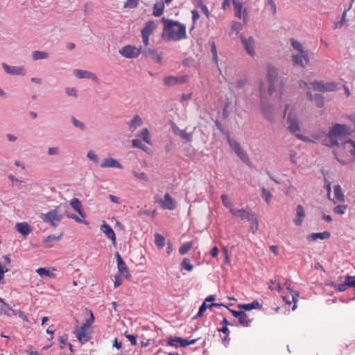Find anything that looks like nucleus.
I'll use <instances>...</instances> for the list:
<instances>
[{
    "label": "nucleus",
    "mask_w": 355,
    "mask_h": 355,
    "mask_svg": "<svg viewBox=\"0 0 355 355\" xmlns=\"http://www.w3.org/2000/svg\"><path fill=\"white\" fill-rule=\"evenodd\" d=\"M154 31V21L150 20L148 21L145 26L141 30V37L145 48L141 47L137 48L132 45H126L119 49V54L126 58H137L141 53H143L145 56L155 55V50L147 49L146 47L149 44V35L153 33Z\"/></svg>",
    "instance_id": "nucleus-1"
},
{
    "label": "nucleus",
    "mask_w": 355,
    "mask_h": 355,
    "mask_svg": "<svg viewBox=\"0 0 355 355\" xmlns=\"http://www.w3.org/2000/svg\"><path fill=\"white\" fill-rule=\"evenodd\" d=\"M159 23L163 25L161 37L164 42L180 41L187 37L186 26L179 21L162 17Z\"/></svg>",
    "instance_id": "nucleus-2"
},
{
    "label": "nucleus",
    "mask_w": 355,
    "mask_h": 355,
    "mask_svg": "<svg viewBox=\"0 0 355 355\" xmlns=\"http://www.w3.org/2000/svg\"><path fill=\"white\" fill-rule=\"evenodd\" d=\"M354 130L345 123H335L329 128L327 137L329 143H324L323 146L329 148L340 147L339 140H343L351 136Z\"/></svg>",
    "instance_id": "nucleus-3"
},
{
    "label": "nucleus",
    "mask_w": 355,
    "mask_h": 355,
    "mask_svg": "<svg viewBox=\"0 0 355 355\" xmlns=\"http://www.w3.org/2000/svg\"><path fill=\"white\" fill-rule=\"evenodd\" d=\"M40 218L43 222L50 223L53 227H56L62 219V215L58 214L56 209H52L46 214H40Z\"/></svg>",
    "instance_id": "nucleus-4"
},
{
    "label": "nucleus",
    "mask_w": 355,
    "mask_h": 355,
    "mask_svg": "<svg viewBox=\"0 0 355 355\" xmlns=\"http://www.w3.org/2000/svg\"><path fill=\"white\" fill-rule=\"evenodd\" d=\"M157 203L164 210L173 211L177 207V201L168 192L164 194L163 198L157 196Z\"/></svg>",
    "instance_id": "nucleus-5"
},
{
    "label": "nucleus",
    "mask_w": 355,
    "mask_h": 355,
    "mask_svg": "<svg viewBox=\"0 0 355 355\" xmlns=\"http://www.w3.org/2000/svg\"><path fill=\"white\" fill-rule=\"evenodd\" d=\"M189 76L184 74L182 76H167L163 79L164 85L166 87H173L179 85H184L189 81Z\"/></svg>",
    "instance_id": "nucleus-6"
},
{
    "label": "nucleus",
    "mask_w": 355,
    "mask_h": 355,
    "mask_svg": "<svg viewBox=\"0 0 355 355\" xmlns=\"http://www.w3.org/2000/svg\"><path fill=\"white\" fill-rule=\"evenodd\" d=\"M294 108H292L288 114L286 121L289 123L288 130L291 133H295L301 130L300 121L298 120V116L296 112H294Z\"/></svg>",
    "instance_id": "nucleus-7"
},
{
    "label": "nucleus",
    "mask_w": 355,
    "mask_h": 355,
    "mask_svg": "<svg viewBox=\"0 0 355 355\" xmlns=\"http://www.w3.org/2000/svg\"><path fill=\"white\" fill-rule=\"evenodd\" d=\"M266 98H259V108L266 119L270 122H273V105L271 103H266Z\"/></svg>",
    "instance_id": "nucleus-8"
},
{
    "label": "nucleus",
    "mask_w": 355,
    "mask_h": 355,
    "mask_svg": "<svg viewBox=\"0 0 355 355\" xmlns=\"http://www.w3.org/2000/svg\"><path fill=\"white\" fill-rule=\"evenodd\" d=\"M88 329V327L82 325L80 327H76L73 332L76 338L81 344H85L91 339Z\"/></svg>",
    "instance_id": "nucleus-9"
},
{
    "label": "nucleus",
    "mask_w": 355,
    "mask_h": 355,
    "mask_svg": "<svg viewBox=\"0 0 355 355\" xmlns=\"http://www.w3.org/2000/svg\"><path fill=\"white\" fill-rule=\"evenodd\" d=\"M166 345L175 348L182 347L186 348V338H182L177 336H170L166 338Z\"/></svg>",
    "instance_id": "nucleus-10"
},
{
    "label": "nucleus",
    "mask_w": 355,
    "mask_h": 355,
    "mask_svg": "<svg viewBox=\"0 0 355 355\" xmlns=\"http://www.w3.org/2000/svg\"><path fill=\"white\" fill-rule=\"evenodd\" d=\"M240 39L246 52L251 56L254 55L255 51L254 49V39L253 37L250 36L248 38H246L243 35H241Z\"/></svg>",
    "instance_id": "nucleus-11"
},
{
    "label": "nucleus",
    "mask_w": 355,
    "mask_h": 355,
    "mask_svg": "<svg viewBox=\"0 0 355 355\" xmlns=\"http://www.w3.org/2000/svg\"><path fill=\"white\" fill-rule=\"evenodd\" d=\"M171 130L175 135L180 136L182 139L190 142L192 141L193 132H187L184 130H180L173 121H171Z\"/></svg>",
    "instance_id": "nucleus-12"
},
{
    "label": "nucleus",
    "mask_w": 355,
    "mask_h": 355,
    "mask_svg": "<svg viewBox=\"0 0 355 355\" xmlns=\"http://www.w3.org/2000/svg\"><path fill=\"white\" fill-rule=\"evenodd\" d=\"M1 66L6 73L10 75L24 76L26 73L24 68L21 66H10L5 62H3Z\"/></svg>",
    "instance_id": "nucleus-13"
},
{
    "label": "nucleus",
    "mask_w": 355,
    "mask_h": 355,
    "mask_svg": "<svg viewBox=\"0 0 355 355\" xmlns=\"http://www.w3.org/2000/svg\"><path fill=\"white\" fill-rule=\"evenodd\" d=\"M331 235V232L327 230L322 232H312L306 236V239L309 242H314L318 239H330Z\"/></svg>",
    "instance_id": "nucleus-14"
},
{
    "label": "nucleus",
    "mask_w": 355,
    "mask_h": 355,
    "mask_svg": "<svg viewBox=\"0 0 355 355\" xmlns=\"http://www.w3.org/2000/svg\"><path fill=\"white\" fill-rule=\"evenodd\" d=\"M100 230L105 236L112 241V243L115 245L116 244V234L112 227L105 222L103 221V224L101 225Z\"/></svg>",
    "instance_id": "nucleus-15"
},
{
    "label": "nucleus",
    "mask_w": 355,
    "mask_h": 355,
    "mask_svg": "<svg viewBox=\"0 0 355 355\" xmlns=\"http://www.w3.org/2000/svg\"><path fill=\"white\" fill-rule=\"evenodd\" d=\"M246 218L249 222H250L249 232H251L252 234H255L259 229L257 215L254 212L250 211V213H247Z\"/></svg>",
    "instance_id": "nucleus-16"
},
{
    "label": "nucleus",
    "mask_w": 355,
    "mask_h": 355,
    "mask_svg": "<svg viewBox=\"0 0 355 355\" xmlns=\"http://www.w3.org/2000/svg\"><path fill=\"white\" fill-rule=\"evenodd\" d=\"M279 77L278 69L275 66L269 64L267 68V81L268 83H276Z\"/></svg>",
    "instance_id": "nucleus-17"
},
{
    "label": "nucleus",
    "mask_w": 355,
    "mask_h": 355,
    "mask_svg": "<svg viewBox=\"0 0 355 355\" xmlns=\"http://www.w3.org/2000/svg\"><path fill=\"white\" fill-rule=\"evenodd\" d=\"M237 307L239 309H244L245 311H251L254 309L261 310L263 306L257 300H254L250 303L238 304Z\"/></svg>",
    "instance_id": "nucleus-18"
},
{
    "label": "nucleus",
    "mask_w": 355,
    "mask_h": 355,
    "mask_svg": "<svg viewBox=\"0 0 355 355\" xmlns=\"http://www.w3.org/2000/svg\"><path fill=\"white\" fill-rule=\"evenodd\" d=\"M126 124L128 125L130 131L134 132L143 125V120L139 115L135 114L130 121L126 122Z\"/></svg>",
    "instance_id": "nucleus-19"
},
{
    "label": "nucleus",
    "mask_w": 355,
    "mask_h": 355,
    "mask_svg": "<svg viewBox=\"0 0 355 355\" xmlns=\"http://www.w3.org/2000/svg\"><path fill=\"white\" fill-rule=\"evenodd\" d=\"M100 166L101 168H122L123 166L120 164V162L112 157H108L104 159V160L100 164Z\"/></svg>",
    "instance_id": "nucleus-20"
},
{
    "label": "nucleus",
    "mask_w": 355,
    "mask_h": 355,
    "mask_svg": "<svg viewBox=\"0 0 355 355\" xmlns=\"http://www.w3.org/2000/svg\"><path fill=\"white\" fill-rule=\"evenodd\" d=\"M306 216L305 209L302 205H298L296 207V218L293 220V222L296 226L302 225L304 218Z\"/></svg>",
    "instance_id": "nucleus-21"
},
{
    "label": "nucleus",
    "mask_w": 355,
    "mask_h": 355,
    "mask_svg": "<svg viewBox=\"0 0 355 355\" xmlns=\"http://www.w3.org/2000/svg\"><path fill=\"white\" fill-rule=\"evenodd\" d=\"M311 137L315 143L321 142L322 145L324 143H328L327 139H329V138L327 137V133L324 130H318L316 132L311 135Z\"/></svg>",
    "instance_id": "nucleus-22"
},
{
    "label": "nucleus",
    "mask_w": 355,
    "mask_h": 355,
    "mask_svg": "<svg viewBox=\"0 0 355 355\" xmlns=\"http://www.w3.org/2000/svg\"><path fill=\"white\" fill-rule=\"evenodd\" d=\"M232 2L234 6V16L238 19H242L245 8H243V3L236 0H232Z\"/></svg>",
    "instance_id": "nucleus-23"
},
{
    "label": "nucleus",
    "mask_w": 355,
    "mask_h": 355,
    "mask_svg": "<svg viewBox=\"0 0 355 355\" xmlns=\"http://www.w3.org/2000/svg\"><path fill=\"white\" fill-rule=\"evenodd\" d=\"M0 315H4L8 317L12 316V311H15L8 304L5 302L3 300V302H0Z\"/></svg>",
    "instance_id": "nucleus-24"
},
{
    "label": "nucleus",
    "mask_w": 355,
    "mask_h": 355,
    "mask_svg": "<svg viewBox=\"0 0 355 355\" xmlns=\"http://www.w3.org/2000/svg\"><path fill=\"white\" fill-rule=\"evenodd\" d=\"M240 310V315L237 318L239 320V324L243 327H248L250 323L252 322V320L248 318V315L246 314L247 311H244V309Z\"/></svg>",
    "instance_id": "nucleus-25"
},
{
    "label": "nucleus",
    "mask_w": 355,
    "mask_h": 355,
    "mask_svg": "<svg viewBox=\"0 0 355 355\" xmlns=\"http://www.w3.org/2000/svg\"><path fill=\"white\" fill-rule=\"evenodd\" d=\"M351 9V5L349 6L347 8H345L341 15V17L340 21L334 23V29L340 28H342L345 24L347 22V13Z\"/></svg>",
    "instance_id": "nucleus-26"
},
{
    "label": "nucleus",
    "mask_w": 355,
    "mask_h": 355,
    "mask_svg": "<svg viewBox=\"0 0 355 355\" xmlns=\"http://www.w3.org/2000/svg\"><path fill=\"white\" fill-rule=\"evenodd\" d=\"M16 230L24 236L31 231V226L26 223H18L16 224Z\"/></svg>",
    "instance_id": "nucleus-27"
},
{
    "label": "nucleus",
    "mask_w": 355,
    "mask_h": 355,
    "mask_svg": "<svg viewBox=\"0 0 355 355\" xmlns=\"http://www.w3.org/2000/svg\"><path fill=\"white\" fill-rule=\"evenodd\" d=\"M117 268L121 275H123L126 278L130 277L128 268L122 259H119V262L117 263Z\"/></svg>",
    "instance_id": "nucleus-28"
},
{
    "label": "nucleus",
    "mask_w": 355,
    "mask_h": 355,
    "mask_svg": "<svg viewBox=\"0 0 355 355\" xmlns=\"http://www.w3.org/2000/svg\"><path fill=\"white\" fill-rule=\"evenodd\" d=\"M324 81L322 80H314L310 85L313 89L315 92L324 93Z\"/></svg>",
    "instance_id": "nucleus-29"
},
{
    "label": "nucleus",
    "mask_w": 355,
    "mask_h": 355,
    "mask_svg": "<svg viewBox=\"0 0 355 355\" xmlns=\"http://www.w3.org/2000/svg\"><path fill=\"white\" fill-rule=\"evenodd\" d=\"M345 284V276L344 277V282L341 284H336V283L331 281L330 282H326L325 285L334 287L335 288L336 291L341 293V292L345 291L347 288H349V286H343Z\"/></svg>",
    "instance_id": "nucleus-30"
},
{
    "label": "nucleus",
    "mask_w": 355,
    "mask_h": 355,
    "mask_svg": "<svg viewBox=\"0 0 355 355\" xmlns=\"http://www.w3.org/2000/svg\"><path fill=\"white\" fill-rule=\"evenodd\" d=\"M334 190L335 198L340 202H344L345 200V196L343 192L340 185V184L334 185Z\"/></svg>",
    "instance_id": "nucleus-31"
},
{
    "label": "nucleus",
    "mask_w": 355,
    "mask_h": 355,
    "mask_svg": "<svg viewBox=\"0 0 355 355\" xmlns=\"http://www.w3.org/2000/svg\"><path fill=\"white\" fill-rule=\"evenodd\" d=\"M62 236V234L58 236L49 235L43 240V243L46 248H51L52 246L51 243L60 241Z\"/></svg>",
    "instance_id": "nucleus-32"
},
{
    "label": "nucleus",
    "mask_w": 355,
    "mask_h": 355,
    "mask_svg": "<svg viewBox=\"0 0 355 355\" xmlns=\"http://www.w3.org/2000/svg\"><path fill=\"white\" fill-rule=\"evenodd\" d=\"M236 155L241 159V160L247 165H249L251 162L248 157V155L246 152L242 148H239V150L234 151Z\"/></svg>",
    "instance_id": "nucleus-33"
},
{
    "label": "nucleus",
    "mask_w": 355,
    "mask_h": 355,
    "mask_svg": "<svg viewBox=\"0 0 355 355\" xmlns=\"http://www.w3.org/2000/svg\"><path fill=\"white\" fill-rule=\"evenodd\" d=\"M225 137L227 142L228 143L230 148L234 150V152L241 148V146L239 142L231 138L230 132H226Z\"/></svg>",
    "instance_id": "nucleus-34"
},
{
    "label": "nucleus",
    "mask_w": 355,
    "mask_h": 355,
    "mask_svg": "<svg viewBox=\"0 0 355 355\" xmlns=\"http://www.w3.org/2000/svg\"><path fill=\"white\" fill-rule=\"evenodd\" d=\"M313 102H314L317 107L323 108L325 105V97L320 93L315 94V98Z\"/></svg>",
    "instance_id": "nucleus-35"
},
{
    "label": "nucleus",
    "mask_w": 355,
    "mask_h": 355,
    "mask_svg": "<svg viewBox=\"0 0 355 355\" xmlns=\"http://www.w3.org/2000/svg\"><path fill=\"white\" fill-rule=\"evenodd\" d=\"M70 205L78 213L79 215H80L81 216H84L81 202L78 198H73L72 200H71Z\"/></svg>",
    "instance_id": "nucleus-36"
},
{
    "label": "nucleus",
    "mask_w": 355,
    "mask_h": 355,
    "mask_svg": "<svg viewBox=\"0 0 355 355\" xmlns=\"http://www.w3.org/2000/svg\"><path fill=\"white\" fill-rule=\"evenodd\" d=\"M193 241H188L184 243H183L180 248H179V253L180 255H185L187 254L189 250H191L193 248Z\"/></svg>",
    "instance_id": "nucleus-37"
},
{
    "label": "nucleus",
    "mask_w": 355,
    "mask_h": 355,
    "mask_svg": "<svg viewBox=\"0 0 355 355\" xmlns=\"http://www.w3.org/2000/svg\"><path fill=\"white\" fill-rule=\"evenodd\" d=\"M230 212L233 216L240 217L241 220L246 218L247 213H248V211H246V210L245 209H234V208H231L230 209Z\"/></svg>",
    "instance_id": "nucleus-38"
},
{
    "label": "nucleus",
    "mask_w": 355,
    "mask_h": 355,
    "mask_svg": "<svg viewBox=\"0 0 355 355\" xmlns=\"http://www.w3.org/2000/svg\"><path fill=\"white\" fill-rule=\"evenodd\" d=\"M181 270H184L187 272H191L193 269V265L191 263L189 258H184L180 263Z\"/></svg>",
    "instance_id": "nucleus-39"
},
{
    "label": "nucleus",
    "mask_w": 355,
    "mask_h": 355,
    "mask_svg": "<svg viewBox=\"0 0 355 355\" xmlns=\"http://www.w3.org/2000/svg\"><path fill=\"white\" fill-rule=\"evenodd\" d=\"M292 61L293 65L295 66H300L302 68L305 67V64L303 62L302 56L301 53H298L297 54H294L292 55Z\"/></svg>",
    "instance_id": "nucleus-40"
},
{
    "label": "nucleus",
    "mask_w": 355,
    "mask_h": 355,
    "mask_svg": "<svg viewBox=\"0 0 355 355\" xmlns=\"http://www.w3.org/2000/svg\"><path fill=\"white\" fill-rule=\"evenodd\" d=\"M36 272L41 277L46 276L51 278L55 277V274L51 272L49 269L46 268H39L36 270Z\"/></svg>",
    "instance_id": "nucleus-41"
},
{
    "label": "nucleus",
    "mask_w": 355,
    "mask_h": 355,
    "mask_svg": "<svg viewBox=\"0 0 355 355\" xmlns=\"http://www.w3.org/2000/svg\"><path fill=\"white\" fill-rule=\"evenodd\" d=\"M73 73L78 78H89L92 75L90 71L81 69H76Z\"/></svg>",
    "instance_id": "nucleus-42"
},
{
    "label": "nucleus",
    "mask_w": 355,
    "mask_h": 355,
    "mask_svg": "<svg viewBox=\"0 0 355 355\" xmlns=\"http://www.w3.org/2000/svg\"><path fill=\"white\" fill-rule=\"evenodd\" d=\"M261 198L266 201L267 204H270L272 195L269 189L262 187L261 188Z\"/></svg>",
    "instance_id": "nucleus-43"
},
{
    "label": "nucleus",
    "mask_w": 355,
    "mask_h": 355,
    "mask_svg": "<svg viewBox=\"0 0 355 355\" xmlns=\"http://www.w3.org/2000/svg\"><path fill=\"white\" fill-rule=\"evenodd\" d=\"M49 54L45 51H35L32 53V57L34 60L46 59Z\"/></svg>",
    "instance_id": "nucleus-44"
},
{
    "label": "nucleus",
    "mask_w": 355,
    "mask_h": 355,
    "mask_svg": "<svg viewBox=\"0 0 355 355\" xmlns=\"http://www.w3.org/2000/svg\"><path fill=\"white\" fill-rule=\"evenodd\" d=\"M338 90V83L334 81L324 83V92Z\"/></svg>",
    "instance_id": "nucleus-45"
},
{
    "label": "nucleus",
    "mask_w": 355,
    "mask_h": 355,
    "mask_svg": "<svg viewBox=\"0 0 355 355\" xmlns=\"http://www.w3.org/2000/svg\"><path fill=\"white\" fill-rule=\"evenodd\" d=\"M139 137H141L142 139V140L144 141H145L146 143L147 144H150V134H149V131L148 130V128H143L139 135Z\"/></svg>",
    "instance_id": "nucleus-46"
},
{
    "label": "nucleus",
    "mask_w": 355,
    "mask_h": 355,
    "mask_svg": "<svg viewBox=\"0 0 355 355\" xmlns=\"http://www.w3.org/2000/svg\"><path fill=\"white\" fill-rule=\"evenodd\" d=\"M258 85H259V98H266L264 96V94L266 93L265 83L261 78L258 79Z\"/></svg>",
    "instance_id": "nucleus-47"
},
{
    "label": "nucleus",
    "mask_w": 355,
    "mask_h": 355,
    "mask_svg": "<svg viewBox=\"0 0 355 355\" xmlns=\"http://www.w3.org/2000/svg\"><path fill=\"white\" fill-rule=\"evenodd\" d=\"M291 46L295 50L297 51L298 53H301L305 50L304 49L303 44L295 39H291Z\"/></svg>",
    "instance_id": "nucleus-48"
},
{
    "label": "nucleus",
    "mask_w": 355,
    "mask_h": 355,
    "mask_svg": "<svg viewBox=\"0 0 355 355\" xmlns=\"http://www.w3.org/2000/svg\"><path fill=\"white\" fill-rule=\"evenodd\" d=\"M220 200L225 207L230 208V209L232 208V202L230 201V198L227 194H222L220 196Z\"/></svg>",
    "instance_id": "nucleus-49"
},
{
    "label": "nucleus",
    "mask_w": 355,
    "mask_h": 355,
    "mask_svg": "<svg viewBox=\"0 0 355 355\" xmlns=\"http://www.w3.org/2000/svg\"><path fill=\"white\" fill-rule=\"evenodd\" d=\"M163 0L157 1V17H161L164 12L165 5Z\"/></svg>",
    "instance_id": "nucleus-50"
},
{
    "label": "nucleus",
    "mask_w": 355,
    "mask_h": 355,
    "mask_svg": "<svg viewBox=\"0 0 355 355\" xmlns=\"http://www.w3.org/2000/svg\"><path fill=\"white\" fill-rule=\"evenodd\" d=\"M348 208L347 205H338L334 207V212L339 214L343 215L345 214V210Z\"/></svg>",
    "instance_id": "nucleus-51"
},
{
    "label": "nucleus",
    "mask_w": 355,
    "mask_h": 355,
    "mask_svg": "<svg viewBox=\"0 0 355 355\" xmlns=\"http://www.w3.org/2000/svg\"><path fill=\"white\" fill-rule=\"evenodd\" d=\"M166 244V239L165 237L159 234V233H157V248L158 249H162L164 248V246Z\"/></svg>",
    "instance_id": "nucleus-52"
},
{
    "label": "nucleus",
    "mask_w": 355,
    "mask_h": 355,
    "mask_svg": "<svg viewBox=\"0 0 355 355\" xmlns=\"http://www.w3.org/2000/svg\"><path fill=\"white\" fill-rule=\"evenodd\" d=\"M132 144L134 148H137L141 149L144 151H146L148 149V147L146 145H144V144H142L141 141L138 139H133L132 141Z\"/></svg>",
    "instance_id": "nucleus-53"
},
{
    "label": "nucleus",
    "mask_w": 355,
    "mask_h": 355,
    "mask_svg": "<svg viewBox=\"0 0 355 355\" xmlns=\"http://www.w3.org/2000/svg\"><path fill=\"white\" fill-rule=\"evenodd\" d=\"M207 311V304L205 302H202V304L200 306L198 312L197 314L193 318V319H197L198 318H201L204 313Z\"/></svg>",
    "instance_id": "nucleus-54"
},
{
    "label": "nucleus",
    "mask_w": 355,
    "mask_h": 355,
    "mask_svg": "<svg viewBox=\"0 0 355 355\" xmlns=\"http://www.w3.org/2000/svg\"><path fill=\"white\" fill-rule=\"evenodd\" d=\"M139 0H126L123 7L125 8H135L138 6Z\"/></svg>",
    "instance_id": "nucleus-55"
},
{
    "label": "nucleus",
    "mask_w": 355,
    "mask_h": 355,
    "mask_svg": "<svg viewBox=\"0 0 355 355\" xmlns=\"http://www.w3.org/2000/svg\"><path fill=\"white\" fill-rule=\"evenodd\" d=\"M71 122L75 127L78 128L81 130H85L86 128L85 124L82 121L76 119L74 116L71 117Z\"/></svg>",
    "instance_id": "nucleus-56"
},
{
    "label": "nucleus",
    "mask_w": 355,
    "mask_h": 355,
    "mask_svg": "<svg viewBox=\"0 0 355 355\" xmlns=\"http://www.w3.org/2000/svg\"><path fill=\"white\" fill-rule=\"evenodd\" d=\"M231 103L229 101H227L224 104V107L223 108V118L224 119H227L230 116V111L228 110V109Z\"/></svg>",
    "instance_id": "nucleus-57"
},
{
    "label": "nucleus",
    "mask_w": 355,
    "mask_h": 355,
    "mask_svg": "<svg viewBox=\"0 0 355 355\" xmlns=\"http://www.w3.org/2000/svg\"><path fill=\"white\" fill-rule=\"evenodd\" d=\"M243 29V24L241 22L233 21L231 26L232 31H236L239 34V31Z\"/></svg>",
    "instance_id": "nucleus-58"
},
{
    "label": "nucleus",
    "mask_w": 355,
    "mask_h": 355,
    "mask_svg": "<svg viewBox=\"0 0 355 355\" xmlns=\"http://www.w3.org/2000/svg\"><path fill=\"white\" fill-rule=\"evenodd\" d=\"M324 188L326 189L327 196L330 198V194L331 192V183L325 177H324Z\"/></svg>",
    "instance_id": "nucleus-59"
},
{
    "label": "nucleus",
    "mask_w": 355,
    "mask_h": 355,
    "mask_svg": "<svg viewBox=\"0 0 355 355\" xmlns=\"http://www.w3.org/2000/svg\"><path fill=\"white\" fill-rule=\"evenodd\" d=\"M9 271V269L6 267H3V265L0 264V284H4V274L6 272H8Z\"/></svg>",
    "instance_id": "nucleus-60"
},
{
    "label": "nucleus",
    "mask_w": 355,
    "mask_h": 355,
    "mask_svg": "<svg viewBox=\"0 0 355 355\" xmlns=\"http://www.w3.org/2000/svg\"><path fill=\"white\" fill-rule=\"evenodd\" d=\"M87 157L91 161H93L94 163L98 164V159L96 153L93 150H89L87 152Z\"/></svg>",
    "instance_id": "nucleus-61"
},
{
    "label": "nucleus",
    "mask_w": 355,
    "mask_h": 355,
    "mask_svg": "<svg viewBox=\"0 0 355 355\" xmlns=\"http://www.w3.org/2000/svg\"><path fill=\"white\" fill-rule=\"evenodd\" d=\"M60 150L58 147H49L47 150V154L50 156L60 155Z\"/></svg>",
    "instance_id": "nucleus-62"
},
{
    "label": "nucleus",
    "mask_w": 355,
    "mask_h": 355,
    "mask_svg": "<svg viewBox=\"0 0 355 355\" xmlns=\"http://www.w3.org/2000/svg\"><path fill=\"white\" fill-rule=\"evenodd\" d=\"M133 174L137 178H138L141 180L148 181V177L145 173L137 172L136 171H133Z\"/></svg>",
    "instance_id": "nucleus-63"
},
{
    "label": "nucleus",
    "mask_w": 355,
    "mask_h": 355,
    "mask_svg": "<svg viewBox=\"0 0 355 355\" xmlns=\"http://www.w3.org/2000/svg\"><path fill=\"white\" fill-rule=\"evenodd\" d=\"M215 125L216 126L217 129L223 135H226V132H229L228 130H225L224 127L223 126L222 123L220 122V121L216 119L214 121Z\"/></svg>",
    "instance_id": "nucleus-64"
}]
</instances>
